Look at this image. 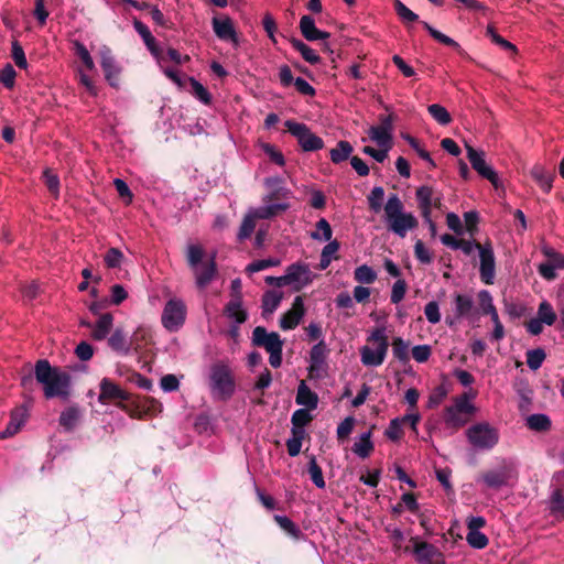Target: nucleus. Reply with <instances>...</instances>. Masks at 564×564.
Returning a JSON list of instances; mask_svg holds the SVG:
<instances>
[{
  "label": "nucleus",
  "mask_w": 564,
  "mask_h": 564,
  "mask_svg": "<svg viewBox=\"0 0 564 564\" xmlns=\"http://www.w3.org/2000/svg\"><path fill=\"white\" fill-rule=\"evenodd\" d=\"M486 35L490 37L495 44L499 45L505 51L511 52L512 54H517L518 50L516 45L503 39L501 35H499L492 25L487 26Z\"/></svg>",
  "instance_id": "8fccbe9b"
},
{
  "label": "nucleus",
  "mask_w": 564,
  "mask_h": 564,
  "mask_svg": "<svg viewBox=\"0 0 564 564\" xmlns=\"http://www.w3.org/2000/svg\"><path fill=\"white\" fill-rule=\"evenodd\" d=\"M540 321H542L545 325L552 326L556 319L557 315L553 310L552 305L547 301H542L538 307V316Z\"/></svg>",
  "instance_id": "49530a36"
},
{
  "label": "nucleus",
  "mask_w": 564,
  "mask_h": 564,
  "mask_svg": "<svg viewBox=\"0 0 564 564\" xmlns=\"http://www.w3.org/2000/svg\"><path fill=\"white\" fill-rule=\"evenodd\" d=\"M186 312V305L182 300H169L162 312V325L169 332H177L185 323Z\"/></svg>",
  "instance_id": "6e6552de"
},
{
  "label": "nucleus",
  "mask_w": 564,
  "mask_h": 564,
  "mask_svg": "<svg viewBox=\"0 0 564 564\" xmlns=\"http://www.w3.org/2000/svg\"><path fill=\"white\" fill-rule=\"evenodd\" d=\"M113 323V316L110 313L101 314L93 329L91 337L95 340H102L109 334Z\"/></svg>",
  "instance_id": "c85d7f7f"
},
{
  "label": "nucleus",
  "mask_w": 564,
  "mask_h": 564,
  "mask_svg": "<svg viewBox=\"0 0 564 564\" xmlns=\"http://www.w3.org/2000/svg\"><path fill=\"white\" fill-rule=\"evenodd\" d=\"M466 541L471 547L478 550L485 549L489 543L487 535L480 531H468Z\"/></svg>",
  "instance_id": "e2e57ef3"
},
{
  "label": "nucleus",
  "mask_w": 564,
  "mask_h": 564,
  "mask_svg": "<svg viewBox=\"0 0 564 564\" xmlns=\"http://www.w3.org/2000/svg\"><path fill=\"white\" fill-rule=\"evenodd\" d=\"M212 24L213 30L219 40L230 41L235 45H238L239 40L237 32L235 30L234 22L229 17H225L223 19L213 18Z\"/></svg>",
  "instance_id": "f3484780"
},
{
  "label": "nucleus",
  "mask_w": 564,
  "mask_h": 564,
  "mask_svg": "<svg viewBox=\"0 0 564 564\" xmlns=\"http://www.w3.org/2000/svg\"><path fill=\"white\" fill-rule=\"evenodd\" d=\"M307 471L310 474L311 480L317 488H325L326 482L324 480L323 471L314 455L308 456Z\"/></svg>",
  "instance_id": "4c0bfd02"
},
{
  "label": "nucleus",
  "mask_w": 564,
  "mask_h": 564,
  "mask_svg": "<svg viewBox=\"0 0 564 564\" xmlns=\"http://www.w3.org/2000/svg\"><path fill=\"white\" fill-rule=\"evenodd\" d=\"M308 409H299L293 412L291 417L292 429L296 431H305L304 426L307 425L312 420L313 416L310 414Z\"/></svg>",
  "instance_id": "a18cd8bd"
},
{
  "label": "nucleus",
  "mask_w": 564,
  "mask_h": 564,
  "mask_svg": "<svg viewBox=\"0 0 564 564\" xmlns=\"http://www.w3.org/2000/svg\"><path fill=\"white\" fill-rule=\"evenodd\" d=\"M285 278L289 285L295 284L293 289L296 292L301 291L303 286L308 285L313 281L308 264L301 262L290 264L286 268Z\"/></svg>",
  "instance_id": "2eb2a0df"
},
{
  "label": "nucleus",
  "mask_w": 564,
  "mask_h": 564,
  "mask_svg": "<svg viewBox=\"0 0 564 564\" xmlns=\"http://www.w3.org/2000/svg\"><path fill=\"white\" fill-rule=\"evenodd\" d=\"M339 242L337 240L329 241L322 250L319 269L325 270L332 261V256L339 250Z\"/></svg>",
  "instance_id": "13d9d810"
},
{
  "label": "nucleus",
  "mask_w": 564,
  "mask_h": 564,
  "mask_svg": "<svg viewBox=\"0 0 564 564\" xmlns=\"http://www.w3.org/2000/svg\"><path fill=\"white\" fill-rule=\"evenodd\" d=\"M393 7H394L397 14L403 22H417L419 21V15L416 13H414L412 10H410L402 1L394 0Z\"/></svg>",
  "instance_id": "bf43d9fd"
},
{
  "label": "nucleus",
  "mask_w": 564,
  "mask_h": 564,
  "mask_svg": "<svg viewBox=\"0 0 564 564\" xmlns=\"http://www.w3.org/2000/svg\"><path fill=\"white\" fill-rule=\"evenodd\" d=\"M195 271L196 276V285L199 289L206 288L215 278L217 272L216 262L214 259H210L207 263L203 264L200 269L198 267L193 269Z\"/></svg>",
  "instance_id": "5701e85b"
},
{
  "label": "nucleus",
  "mask_w": 564,
  "mask_h": 564,
  "mask_svg": "<svg viewBox=\"0 0 564 564\" xmlns=\"http://www.w3.org/2000/svg\"><path fill=\"white\" fill-rule=\"evenodd\" d=\"M288 207L289 206L286 204H273V205L263 206V207L258 208L254 212V216L258 219H269V218L278 215L279 213L286 210Z\"/></svg>",
  "instance_id": "5fc2aeb1"
},
{
  "label": "nucleus",
  "mask_w": 564,
  "mask_h": 564,
  "mask_svg": "<svg viewBox=\"0 0 564 564\" xmlns=\"http://www.w3.org/2000/svg\"><path fill=\"white\" fill-rule=\"evenodd\" d=\"M549 509L551 514L564 518V495L561 488L553 490L549 501Z\"/></svg>",
  "instance_id": "a19ab883"
},
{
  "label": "nucleus",
  "mask_w": 564,
  "mask_h": 564,
  "mask_svg": "<svg viewBox=\"0 0 564 564\" xmlns=\"http://www.w3.org/2000/svg\"><path fill=\"white\" fill-rule=\"evenodd\" d=\"M204 250L199 245H188L186 248V260L192 269H196L202 262Z\"/></svg>",
  "instance_id": "6e6d98bb"
},
{
  "label": "nucleus",
  "mask_w": 564,
  "mask_h": 564,
  "mask_svg": "<svg viewBox=\"0 0 564 564\" xmlns=\"http://www.w3.org/2000/svg\"><path fill=\"white\" fill-rule=\"evenodd\" d=\"M527 365L531 370H538L546 358V354L543 348H535L528 350Z\"/></svg>",
  "instance_id": "603ef678"
},
{
  "label": "nucleus",
  "mask_w": 564,
  "mask_h": 564,
  "mask_svg": "<svg viewBox=\"0 0 564 564\" xmlns=\"http://www.w3.org/2000/svg\"><path fill=\"white\" fill-rule=\"evenodd\" d=\"M74 48H75L76 55L79 57V59L82 61L84 66L88 70H93L95 68V63H94L93 57L90 56L88 50L86 48V46L83 43H80L79 41H76L74 43Z\"/></svg>",
  "instance_id": "69168bd1"
},
{
  "label": "nucleus",
  "mask_w": 564,
  "mask_h": 564,
  "mask_svg": "<svg viewBox=\"0 0 564 564\" xmlns=\"http://www.w3.org/2000/svg\"><path fill=\"white\" fill-rule=\"evenodd\" d=\"M124 256L118 248H110L105 257L104 261L108 268L115 269L120 268Z\"/></svg>",
  "instance_id": "338daca9"
},
{
  "label": "nucleus",
  "mask_w": 564,
  "mask_h": 564,
  "mask_svg": "<svg viewBox=\"0 0 564 564\" xmlns=\"http://www.w3.org/2000/svg\"><path fill=\"white\" fill-rule=\"evenodd\" d=\"M392 352L395 359L402 364H406L410 360L409 343L403 340L401 337L393 338Z\"/></svg>",
  "instance_id": "c03bdc74"
},
{
  "label": "nucleus",
  "mask_w": 564,
  "mask_h": 564,
  "mask_svg": "<svg viewBox=\"0 0 564 564\" xmlns=\"http://www.w3.org/2000/svg\"><path fill=\"white\" fill-rule=\"evenodd\" d=\"M465 415L466 413L457 412L454 408L447 406L444 413V422L448 427L457 430L466 424L467 420Z\"/></svg>",
  "instance_id": "58836bf2"
},
{
  "label": "nucleus",
  "mask_w": 564,
  "mask_h": 564,
  "mask_svg": "<svg viewBox=\"0 0 564 564\" xmlns=\"http://www.w3.org/2000/svg\"><path fill=\"white\" fill-rule=\"evenodd\" d=\"M280 263H281L280 259H276V258L256 260L247 265L246 271L249 273H254V272H259V271L265 270L271 267H276Z\"/></svg>",
  "instance_id": "680f3d73"
},
{
  "label": "nucleus",
  "mask_w": 564,
  "mask_h": 564,
  "mask_svg": "<svg viewBox=\"0 0 564 564\" xmlns=\"http://www.w3.org/2000/svg\"><path fill=\"white\" fill-rule=\"evenodd\" d=\"M413 554L420 564H445L444 554L433 544L411 538Z\"/></svg>",
  "instance_id": "9b49d317"
},
{
  "label": "nucleus",
  "mask_w": 564,
  "mask_h": 564,
  "mask_svg": "<svg viewBox=\"0 0 564 564\" xmlns=\"http://www.w3.org/2000/svg\"><path fill=\"white\" fill-rule=\"evenodd\" d=\"M527 426L531 431L535 432H547L551 430L552 422L546 414L536 413L531 414L527 417Z\"/></svg>",
  "instance_id": "c9c22d12"
},
{
  "label": "nucleus",
  "mask_w": 564,
  "mask_h": 564,
  "mask_svg": "<svg viewBox=\"0 0 564 564\" xmlns=\"http://www.w3.org/2000/svg\"><path fill=\"white\" fill-rule=\"evenodd\" d=\"M282 293L269 290L262 295V317L268 318L279 307L282 301Z\"/></svg>",
  "instance_id": "393cba45"
},
{
  "label": "nucleus",
  "mask_w": 564,
  "mask_h": 564,
  "mask_svg": "<svg viewBox=\"0 0 564 564\" xmlns=\"http://www.w3.org/2000/svg\"><path fill=\"white\" fill-rule=\"evenodd\" d=\"M467 159L471 167L484 178L488 180L496 188L499 186V177L495 170L489 166L484 152L475 150L471 145H466Z\"/></svg>",
  "instance_id": "ddd939ff"
},
{
  "label": "nucleus",
  "mask_w": 564,
  "mask_h": 564,
  "mask_svg": "<svg viewBox=\"0 0 564 564\" xmlns=\"http://www.w3.org/2000/svg\"><path fill=\"white\" fill-rule=\"evenodd\" d=\"M295 402L308 410H315L318 405V395L302 380L297 387Z\"/></svg>",
  "instance_id": "412c9836"
},
{
  "label": "nucleus",
  "mask_w": 564,
  "mask_h": 564,
  "mask_svg": "<svg viewBox=\"0 0 564 564\" xmlns=\"http://www.w3.org/2000/svg\"><path fill=\"white\" fill-rule=\"evenodd\" d=\"M292 437L286 441L288 454L295 457L301 453L302 442L305 437V431L291 430Z\"/></svg>",
  "instance_id": "37998d69"
},
{
  "label": "nucleus",
  "mask_w": 564,
  "mask_h": 564,
  "mask_svg": "<svg viewBox=\"0 0 564 564\" xmlns=\"http://www.w3.org/2000/svg\"><path fill=\"white\" fill-rule=\"evenodd\" d=\"M454 304L456 319L468 317L474 310V301L471 296L466 294H456L454 297Z\"/></svg>",
  "instance_id": "c756f323"
},
{
  "label": "nucleus",
  "mask_w": 564,
  "mask_h": 564,
  "mask_svg": "<svg viewBox=\"0 0 564 564\" xmlns=\"http://www.w3.org/2000/svg\"><path fill=\"white\" fill-rule=\"evenodd\" d=\"M80 419V410L76 405L66 408L59 415L58 422L65 431H73Z\"/></svg>",
  "instance_id": "a878e982"
},
{
  "label": "nucleus",
  "mask_w": 564,
  "mask_h": 564,
  "mask_svg": "<svg viewBox=\"0 0 564 564\" xmlns=\"http://www.w3.org/2000/svg\"><path fill=\"white\" fill-rule=\"evenodd\" d=\"M290 43L307 63L316 65L321 62L319 55L300 39L291 37Z\"/></svg>",
  "instance_id": "7c9ffc66"
},
{
  "label": "nucleus",
  "mask_w": 564,
  "mask_h": 564,
  "mask_svg": "<svg viewBox=\"0 0 564 564\" xmlns=\"http://www.w3.org/2000/svg\"><path fill=\"white\" fill-rule=\"evenodd\" d=\"M224 315L235 321L237 325H241L248 319V312L242 308V302L229 301L224 307Z\"/></svg>",
  "instance_id": "bb28decb"
},
{
  "label": "nucleus",
  "mask_w": 564,
  "mask_h": 564,
  "mask_svg": "<svg viewBox=\"0 0 564 564\" xmlns=\"http://www.w3.org/2000/svg\"><path fill=\"white\" fill-rule=\"evenodd\" d=\"M477 395V391L474 389H469L465 391L460 395L454 399V404L451 405L457 412H464L466 414H470L474 411V406L470 404V400L475 399Z\"/></svg>",
  "instance_id": "f704fd0d"
},
{
  "label": "nucleus",
  "mask_w": 564,
  "mask_h": 564,
  "mask_svg": "<svg viewBox=\"0 0 564 564\" xmlns=\"http://www.w3.org/2000/svg\"><path fill=\"white\" fill-rule=\"evenodd\" d=\"M274 521L294 540H300L303 536L301 529L286 516L275 514Z\"/></svg>",
  "instance_id": "ea45409f"
},
{
  "label": "nucleus",
  "mask_w": 564,
  "mask_h": 564,
  "mask_svg": "<svg viewBox=\"0 0 564 564\" xmlns=\"http://www.w3.org/2000/svg\"><path fill=\"white\" fill-rule=\"evenodd\" d=\"M186 80L192 86V93L198 100H200L204 105L212 104V95L198 80H196L194 77H186Z\"/></svg>",
  "instance_id": "09e8293b"
},
{
  "label": "nucleus",
  "mask_w": 564,
  "mask_h": 564,
  "mask_svg": "<svg viewBox=\"0 0 564 564\" xmlns=\"http://www.w3.org/2000/svg\"><path fill=\"white\" fill-rule=\"evenodd\" d=\"M543 254L547 258L546 261H549L556 270L564 269V254L555 251L551 247H544Z\"/></svg>",
  "instance_id": "774afa93"
},
{
  "label": "nucleus",
  "mask_w": 564,
  "mask_h": 564,
  "mask_svg": "<svg viewBox=\"0 0 564 564\" xmlns=\"http://www.w3.org/2000/svg\"><path fill=\"white\" fill-rule=\"evenodd\" d=\"M34 379L43 386L46 399L62 398L66 400L70 395V373L58 367H53L47 359H39L34 365V375L23 376L21 386L25 390H31Z\"/></svg>",
  "instance_id": "f257e3e1"
},
{
  "label": "nucleus",
  "mask_w": 564,
  "mask_h": 564,
  "mask_svg": "<svg viewBox=\"0 0 564 564\" xmlns=\"http://www.w3.org/2000/svg\"><path fill=\"white\" fill-rule=\"evenodd\" d=\"M368 133L370 139L375 141L379 147L391 148L392 133L387 131L384 128L372 126L370 127Z\"/></svg>",
  "instance_id": "e433bc0d"
},
{
  "label": "nucleus",
  "mask_w": 564,
  "mask_h": 564,
  "mask_svg": "<svg viewBox=\"0 0 564 564\" xmlns=\"http://www.w3.org/2000/svg\"><path fill=\"white\" fill-rule=\"evenodd\" d=\"M151 339L150 332L144 327H138L137 330L131 336V345L132 349L135 352H139L142 349L143 344H148Z\"/></svg>",
  "instance_id": "4d7b16f0"
},
{
  "label": "nucleus",
  "mask_w": 564,
  "mask_h": 564,
  "mask_svg": "<svg viewBox=\"0 0 564 564\" xmlns=\"http://www.w3.org/2000/svg\"><path fill=\"white\" fill-rule=\"evenodd\" d=\"M108 346L117 354L127 356L132 349L131 340L128 339L127 334L122 328H116L108 338Z\"/></svg>",
  "instance_id": "6ab92c4d"
},
{
  "label": "nucleus",
  "mask_w": 564,
  "mask_h": 564,
  "mask_svg": "<svg viewBox=\"0 0 564 564\" xmlns=\"http://www.w3.org/2000/svg\"><path fill=\"white\" fill-rule=\"evenodd\" d=\"M100 66L108 84L113 88L120 87V75L122 68L118 65L112 51L109 46L104 45L100 48Z\"/></svg>",
  "instance_id": "f8f14e48"
},
{
  "label": "nucleus",
  "mask_w": 564,
  "mask_h": 564,
  "mask_svg": "<svg viewBox=\"0 0 564 564\" xmlns=\"http://www.w3.org/2000/svg\"><path fill=\"white\" fill-rule=\"evenodd\" d=\"M133 28L137 31V33L142 37V40H143L145 46L148 47V50L152 54L156 55L158 54L156 40L152 35V33L149 30V28L143 22H141L138 19H134Z\"/></svg>",
  "instance_id": "2f4dec72"
},
{
  "label": "nucleus",
  "mask_w": 564,
  "mask_h": 564,
  "mask_svg": "<svg viewBox=\"0 0 564 564\" xmlns=\"http://www.w3.org/2000/svg\"><path fill=\"white\" fill-rule=\"evenodd\" d=\"M429 113L432 116L434 120H436L440 124L446 126L451 123L452 117L445 107L438 104H432L427 107Z\"/></svg>",
  "instance_id": "3c124183"
},
{
  "label": "nucleus",
  "mask_w": 564,
  "mask_h": 564,
  "mask_svg": "<svg viewBox=\"0 0 564 564\" xmlns=\"http://www.w3.org/2000/svg\"><path fill=\"white\" fill-rule=\"evenodd\" d=\"M354 278L359 283L371 284L377 280V273L371 267L362 264L355 269Z\"/></svg>",
  "instance_id": "de8ad7c7"
},
{
  "label": "nucleus",
  "mask_w": 564,
  "mask_h": 564,
  "mask_svg": "<svg viewBox=\"0 0 564 564\" xmlns=\"http://www.w3.org/2000/svg\"><path fill=\"white\" fill-rule=\"evenodd\" d=\"M352 151L354 148L348 141L340 140L337 142L336 148L329 151L330 161L334 164H339L346 161L351 155Z\"/></svg>",
  "instance_id": "473e14b6"
},
{
  "label": "nucleus",
  "mask_w": 564,
  "mask_h": 564,
  "mask_svg": "<svg viewBox=\"0 0 564 564\" xmlns=\"http://www.w3.org/2000/svg\"><path fill=\"white\" fill-rule=\"evenodd\" d=\"M305 314L304 301L301 295L296 296L292 307L280 317V327L283 330L294 329Z\"/></svg>",
  "instance_id": "dca6fc26"
},
{
  "label": "nucleus",
  "mask_w": 564,
  "mask_h": 564,
  "mask_svg": "<svg viewBox=\"0 0 564 564\" xmlns=\"http://www.w3.org/2000/svg\"><path fill=\"white\" fill-rule=\"evenodd\" d=\"M467 438L477 448L491 449L499 441V433L488 423H477L467 430Z\"/></svg>",
  "instance_id": "0eeeda50"
},
{
  "label": "nucleus",
  "mask_w": 564,
  "mask_h": 564,
  "mask_svg": "<svg viewBox=\"0 0 564 564\" xmlns=\"http://www.w3.org/2000/svg\"><path fill=\"white\" fill-rule=\"evenodd\" d=\"M421 24L423 25V28L429 32V34L437 42L446 45V46H449L452 48H454L458 54L460 55H465V51L462 48V46L455 41L453 40L452 37L443 34L442 32H440L438 30L434 29L432 25H430L427 22L425 21H421Z\"/></svg>",
  "instance_id": "cd10ccee"
},
{
  "label": "nucleus",
  "mask_w": 564,
  "mask_h": 564,
  "mask_svg": "<svg viewBox=\"0 0 564 564\" xmlns=\"http://www.w3.org/2000/svg\"><path fill=\"white\" fill-rule=\"evenodd\" d=\"M404 205L397 194H391L383 206L388 230L404 238L409 230L417 228L419 221L411 213H404Z\"/></svg>",
  "instance_id": "f03ea898"
},
{
  "label": "nucleus",
  "mask_w": 564,
  "mask_h": 564,
  "mask_svg": "<svg viewBox=\"0 0 564 564\" xmlns=\"http://www.w3.org/2000/svg\"><path fill=\"white\" fill-rule=\"evenodd\" d=\"M517 477L514 465L511 462L502 460L495 469L484 471L479 480L491 489H499L507 486L509 481Z\"/></svg>",
  "instance_id": "1a4fd4ad"
},
{
  "label": "nucleus",
  "mask_w": 564,
  "mask_h": 564,
  "mask_svg": "<svg viewBox=\"0 0 564 564\" xmlns=\"http://www.w3.org/2000/svg\"><path fill=\"white\" fill-rule=\"evenodd\" d=\"M531 175L544 193L552 189V183L555 177L554 173L545 170L541 165H534L531 170Z\"/></svg>",
  "instance_id": "b1692460"
},
{
  "label": "nucleus",
  "mask_w": 564,
  "mask_h": 564,
  "mask_svg": "<svg viewBox=\"0 0 564 564\" xmlns=\"http://www.w3.org/2000/svg\"><path fill=\"white\" fill-rule=\"evenodd\" d=\"M26 410L18 408L12 411L9 423L3 431H0V440L9 438L15 435L25 422Z\"/></svg>",
  "instance_id": "aec40b11"
},
{
  "label": "nucleus",
  "mask_w": 564,
  "mask_h": 564,
  "mask_svg": "<svg viewBox=\"0 0 564 564\" xmlns=\"http://www.w3.org/2000/svg\"><path fill=\"white\" fill-rule=\"evenodd\" d=\"M284 126L297 139L303 151L313 152L324 148L323 139L313 133L305 123L286 120Z\"/></svg>",
  "instance_id": "423d86ee"
},
{
  "label": "nucleus",
  "mask_w": 564,
  "mask_h": 564,
  "mask_svg": "<svg viewBox=\"0 0 564 564\" xmlns=\"http://www.w3.org/2000/svg\"><path fill=\"white\" fill-rule=\"evenodd\" d=\"M100 392L98 395V401L101 404H108L110 402H116L117 406L127 412L133 419H141L142 415L137 408L132 409L128 404H124L123 401H128L130 399V393L121 389L118 384L111 381L109 378H104L99 383Z\"/></svg>",
  "instance_id": "20e7f679"
},
{
  "label": "nucleus",
  "mask_w": 564,
  "mask_h": 564,
  "mask_svg": "<svg viewBox=\"0 0 564 564\" xmlns=\"http://www.w3.org/2000/svg\"><path fill=\"white\" fill-rule=\"evenodd\" d=\"M251 343L267 352L283 348L284 341L276 332L269 333L265 327L257 326L252 332Z\"/></svg>",
  "instance_id": "4468645a"
},
{
  "label": "nucleus",
  "mask_w": 564,
  "mask_h": 564,
  "mask_svg": "<svg viewBox=\"0 0 564 564\" xmlns=\"http://www.w3.org/2000/svg\"><path fill=\"white\" fill-rule=\"evenodd\" d=\"M476 249L479 252V275L482 283L491 285L496 276V259L494 248L490 241L477 243Z\"/></svg>",
  "instance_id": "9d476101"
},
{
  "label": "nucleus",
  "mask_w": 564,
  "mask_h": 564,
  "mask_svg": "<svg viewBox=\"0 0 564 564\" xmlns=\"http://www.w3.org/2000/svg\"><path fill=\"white\" fill-rule=\"evenodd\" d=\"M327 346L323 339H321L316 345H314L310 351V361L311 366L308 367L310 377L314 376V371L318 370L321 366L325 362L327 357Z\"/></svg>",
  "instance_id": "4be33fe9"
},
{
  "label": "nucleus",
  "mask_w": 564,
  "mask_h": 564,
  "mask_svg": "<svg viewBox=\"0 0 564 564\" xmlns=\"http://www.w3.org/2000/svg\"><path fill=\"white\" fill-rule=\"evenodd\" d=\"M384 330L383 327H377L367 339L368 341L378 344L376 349L369 346L361 347L360 357L364 366L378 367L383 364L389 348V341Z\"/></svg>",
  "instance_id": "39448f33"
},
{
  "label": "nucleus",
  "mask_w": 564,
  "mask_h": 564,
  "mask_svg": "<svg viewBox=\"0 0 564 564\" xmlns=\"http://www.w3.org/2000/svg\"><path fill=\"white\" fill-rule=\"evenodd\" d=\"M208 384L214 399L220 401L231 399L236 390V381L229 365L225 361L213 364L209 369Z\"/></svg>",
  "instance_id": "7ed1b4c3"
},
{
  "label": "nucleus",
  "mask_w": 564,
  "mask_h": 564,
  "mask_svg": "<svg viewBox=\"0 0 564 564\" xmlns=\"http://www.w3.org/2000/svg\"><path fill=\"white\" fill-rule=\"evenodd\" d=\"M375 445L371 441V431L362 433L358 442L352 446V452L360 458H367L373 452Z\"/></svg>",
  "instance_id": "72a5a7b5"
},
{
  "label": "nucleus",
  "mask_w": 564,
  "mask_h": 564,
  "mask_svg": "<svg viewBox=\"0 0 564 564\" xmlns=\"http://www.w3.org/2000/svg\"><path fill=\"white\" fill-rule=\"evenodd\" d=\"M384 197V189L381 186H376L371 189L367 197L369 209L373 213H379L382 209V200Z\"/></svg>",
  "instance_id": "864d4df0"
},
{
  "label": "nucleus",
  "mask_w": 564,
  "mask_h": 564,
  "mask_svg": "<svg viewBox=\"0 0 564 564\" xmlns=\"http://www.w3.org/2000/svg\"><path fill=\"white\" fill-rule=\"evenodd\" d=\"M44 183L50 193L57 198L59 194V178L53 173L51 169H45L43 172Z\"/></svg>",
  "instance_id": "052dcab7"
},
{
  "label": "nucleus",
  "mask_w": 564,
  "mask_h": 564,
  "mask_svg": "<svg viewBox=\"0 0 564 564\" xmlns=\"http://www.w3.org/2000/svg\"><path fill=\"white\" fill-rule=\"evenodd\" d=\"M435 195L436 193L431 186L423 185L416 188L415 198L422 218H427V216L432 215V203Z\"/></svg>",
  "instance_id": "a211bd4d"
},
{
  "label": "nucleus",
  "mask_w": 564,
  "mask_h": 564,
  "mask_svg": "<svg viewBox=\"0 0 564 564\" xmlns=\"http://www.w3.org/2000/svg\"><path fill=\"white\" fill-rule=\"evenodd\" d=\"M300 31L305 40L313 42L316 41V33L318 29L315 25V21L311 15H303L300 20Z\"/></svg>",
  "instance_id": "79ce46f5"
},
{
  "label": "nucleus",
  "mask_w": 564,
  "mask_h": 564,
  "mask_svg": "<svg viewBox=\"0 0 564 564\" xmlns=\"http://www.w3.org/2000/svg\"><path fill=\"white\" fill-rule=\"evenodd\" d=\"M11 57L14 61L15 65L21 68L25 69L28 67V61L23 51L22 45L19 43V41L14 40L12 42L11 46Z\"/></svg>",
  "instance_id": "0e129e2a"
}]
</instances>
